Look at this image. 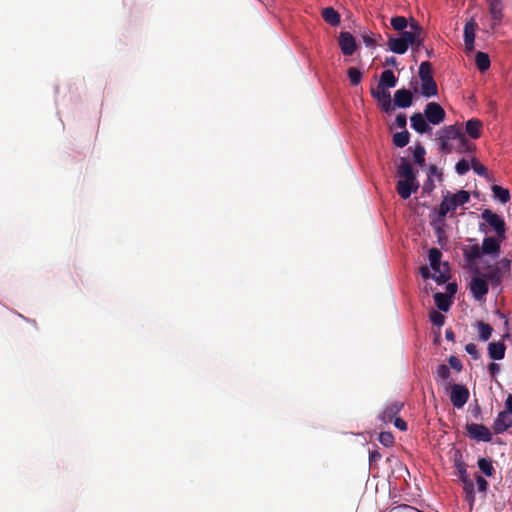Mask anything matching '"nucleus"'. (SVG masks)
<instances>
[{
	"label": "nucleus",
	"mask_w": 512,
	"mask_h": 512,
	"mask_svg": "<svg viewBox=\"0 0 512 512\" xmlns=\"http://www.w3.org/2000/svg\"><path fill=\"white\" fill-rule=\"evenodd\" d=\"M470 200V194L466 190H460L455 194L449 192L443 196V199L438 208V216L444 219L449 212H454L457 207L468 203Z\"/></svg>",
	"instance_id": "1"
},
{
	"label": "nucleus",
	"mask_w": 512,
	"mask_h": 512,
	"mask_svg": "<svg viewBox=\"0 0 512 512\" xmlns=\"http://www.w3.org/2000/svg\"><path fill=\"white\" fill-rule=\"evenodd\" d=\"M442 253L438 248H431L429 250V261L431 268L435 272L432 275V278L438 283L443 284L448 281L450 278L449 275V266L448 263L445 262L441 264Z\"/></svg>",
	"instance_id": "2"
},
{
	"label": "nucleus",
	"mask_w": 512,
	"mask_h": 512,
	"mask_svg": "<svg viewBox=\"0 0 512 512\" xmlns=\"http://www.w3.org/2000/svg\"><path fill=\"white\" fill-rule=\"evenodd\" d=\"M401 38L408 44L419 50L423 46L424 42V32L422 26L418 23V21L411 18L409 24V30H404L401 32Z\"/></svg>",
	"instance_id": "3"
},
{
	"label": "nucleus",
	"mask_w": 512,
	"mask_h": 512,
	"mask_svg": "<svg viewBox=\"0 0 512 512\" xmlns=\"http://www.w3.org/2000/svg\"><path fill=\"white\" fill-rule=\"evenodd\" d=\"M467 436L473 440L490 442L492 440V433L483 424L469 423L466 425Z\"/></svg>",
	"instance_id": "4"
},
{
	"label": "nucleus",
	"mask_w": 512,
	"mask_h": 512,
	"mask_svg": "<svg viewBox=\"0 0 512 512\" xmlns=\"http://www.w3.org/2000/svg\"><path fill=\"white\" fill-rule=\"evenodd\" d=\"M427 121L433 125L440 124L445 119V110L436 102H429L424 109Z\"/></svg>",
	"instance_id": "5"
},
{
	"label": "nucleus",
	"mask_w": 512,
	"mask_h": 512,
	"mask_svg": "<svg viewBox=\"0 0 512 512\" xmlns=\"http://www.w3.org/2000/svg\"><path fill=\"white\" fill-rule=\"evenodd\" d=\"M469 399V390L461 384L451 386L450 401L456 408H462Z\"/></svg>",
	"instance_id": "6"
},
{
	"label": "nucleus",
	"mask_w": 512,
	"mask_h": 512,
	"mask_svg": "<svg viewBox=\"0 0 512 512\" xmlns=\"http://www.w3.org/2000/svg\"><path fill=\"white\" fill-rule=\"evenodd\" d=\"M481 217L495 230L499 237L504 238L505 235V222L497 214L493 213L489 209H485Z\"/></svg>",
	"instance_id": "7"
},
{
	"label": "nucleus",
	"mask_w": 512,
	"mask_h": 512,
	"mask_svg": "<svg viewBox=\"0 0 512 512\" xmlns=\"http://www.w3.org/2000/svg\"><path fill=\"white\" fill-rule=\"evenodd\" d=\"M338 44L341 52L345 56H351L357 49V43L354 36L350 32H340Z\"/></svg>",
	"instance_id": "8"
},
{
	"label": "nucleus",
	"mask_w": 512,
	"mask_h": 512,
	"mask_svg": "<svg viewBox=\"0 0 512 512\" xmlns=\"http://www.w3.org/2000/svg\"><path fill=\"white\" fill-rule=\"evenodd\" d=\"M454 467L457 470V474L463 483V487H471L474 486V483L472 479H470L468 473H467V465L462 460V454L457 451L454 457Z\"/></svg>",
	"instance_id": "9"
},
{
	"label": "nucleus",
	"mask_w": 512,
	"mask_h": 512,
	"mask_svg": "<svg viewBox=\"0 0 512 512\" xmlns=\"http://www.w3.org/2000/svg\"><path fill=\"white\" fill-rule=\"evenodd\" d=\"M404 406L401 401H394L388 404L384 410L378 415V419L383 423H390L400 413Z\"/></svg>",
	"instance_id": "10"
},
{
	"label": "nucleus",
	"mask_w": 512,
	"mask_h": 512,
	"mask_svg": "<svg viewBox=\"0 0 512 512\" xmlns=\"http://www.w3.org/2000/svg\"><path fill=\"white\" fill-rule=\"evenodd\" d=\"M510 427H512V416L508 414V411L499 412L492 426L494 433L501 434Z\"/></svg>",
	"instance_id": "11"
},
{
	"label": "nucleus",
	"mask_w": 512,
	"mask_h": 512,
	"mask_svg": "<svg viewBox=\"0 0 512 512\" xmlns=\"http://www.w3.org/2000/svg\"><path fill=\"white\" fill-rule=\"evenodd\" d=\"M488 290L489 287L485 279L480 277H475L472 279L470 283V291L476 300H482L488 293Z\"/></svg>",
	"instance_id": "12"
},
{
	"label": "nucleus",
	"mask_w": 512,
	"mask_h": 512,
	"mask_svg": "<svg viewBox=\"0 0 512 512\" xmlns=\"http://www.w3.org/2000/svg\"><path fill=\"white\" fill-rule=\"evenodd\" d=\"M419 188L418 181H402L398 180L396 184V191L402 199H408L412 193L417 192Z\"/></svg>",
	"instance_id": "13"
},
{
	"label": "nucleus",
	"mask_w": 512,
	"mask_h": 512,
	"mask_svg": "<svg viewBox=\"0 0 512 512\" xmlns=\"http://www.w3.org/2000/svg\"><path fill=\"white\" fill-rule=\"evenodd\" d=\"M397 175L402 181H418L412 165L405 158H400V163L397 167Z\"/></svg>",
	"instance_id": "14"
},
{
	"label": "nucleus",
	"mask_w": 512,
	"mask_h": 512,
	"mask_svg": "<svg viewBox=\"0 0 512 512\" xmlns=\"http://www.w3.org/2000/svg\"><path fill=\"white\" fill-rule=\"evenodd\" d=\"M489 13L492 18V28L500 24L503 18V6L501 0H487Z\"/></svg>",
	"instance_id": "15"
},
{
	"label": "nucleus",
	"mask_w": 512,
	"mask_h": 512,
	"mask_svg": "<svg viewBox=\"0 0 512 512\" xmlns=\"http://www.w3.org/2000/svg\"><path fill=\"white\" fill-rule=\"evenodd\" d=\"M413 103V94L410 90L402 88L394 94V104L398 108H408Z\"/></svg>",
	"instance_id": "16"
},
{
	"label": "nucleus",
	"mask_w": 512,
	"mask_h": 512,
	"mask_svg": "<svg viewBox=\"0 0 512 512\" xmlns=\"http://www.w3.org/2000/svg\"><path fill=\"white\" fill-rule=\"evenodd\" d=\"M411 127L418 133H430L432 128L429 126L427 119H425V115L421 113H414L411 118Z\"/></svg>",
	"instance_id": "17"
},
{
	"label": "nucleus",
	"mask_w": 512,
	"mask_h": 512,
	"mask_svg": "<svg viewBox=\"0 0 512 512\" xmlns=\"http://www.w3.org/2000/svg\"><path fill=\"white\" fill-rule=\"evenodd\" d=\"M476 27L477 24L473 20L468 21L464 26V43L465 48L468 52L474 50Z\"/></svg>",
	"instance_id": "18"
},
{
	"label": "nucleus",
	"mask_w": 512,
	"mask_h": 512,
	"mask_svg": "<svg viewBox=\"0 0 512 512\" xmlns=\"http://www.w3.org/2000/svg\"><path fill=\"white\" fill-rule=\"evenodd\" d=\"M371 94L375 99L378 100L383 111L389 112L392 110L391 95L389 91L382 89L381 91L371 89Z\"/></svg>",
	"instance_id": "19"
},
{
	"label": "nucleus",
	"mask_w": 512,
	"mask_h": 512,
	"mask_svg": "<svg viewBox=\"0 0 512 512\" xmlns=\"http://www.w3.org/2000/svg\"><path fill=\"white\" fill-rule=\"evenodd\" d=\"M387 46L390 51L396 54H404L409 48L408 44L401 38V36L395 37L392 35L388 36Z\"/></svg>",
	"instance_id": "20"
},
{
	"label": "nucleus",
	"mask_w": 512,
	"mask_h": 512,
	"mask_svg": "<svg viewBox=\"0 0 512 512\" xmlns=\"http://www.w3.org/2000/svg\"><path fill=\"white\" fill-rule=\"evenodd\" d=\"M506 345L504 342H491L488 344V355L493 360H502L505 357Z\"/></svg>",
	"instance_id": "21"
},
{
	"label": "nucleus",
	"mask_w": 512,
	"mask_h": 512,
	"mask_svg": "<svg viewBox=\"0 0 512 512\" xmlns=\"http://www.w3.org/2000/svg\"><path fill=\"white\" fill-rule=\"evenodd\" d=\"M397 78L395 77L392 70H384L380 76L378 88L386 90L387 88H393L396 86Z\"/></svg>",
	"instance_id": "22"
},
{
	"label": "nucleus",
	"mask_w": 512,
	"mask_h": 512,
	"mask_svg": "<svg viewBox=\"0 0 512 512\" xmlns=\"http://www.w3.org/2000/svg\"><path fill=\"white\" fill-rule=\"evenodd\" d=\"M482 249L478 244H474L471 246H467L463 249V255L468 262V264L473 265L476 263V260L481 256Z\"/></svg>",
	"instance_id": "23"
},
{
	"label": "nucleus",
	"mask_w": 512,
	"mask_h": 512,
	"mask_svg": "<svg viewBox=\"0 0 512 512\" xmlns=\"http://www.w3.org/2000/svg\"><path fill=\"white\" fill-rule=\"evenodd\" d=\"M482 122L478 119H470L466 122V133L473 139H478L481 136Z\"/></svg>",
	"instance_id": "24"
},
{
	"label": "nucleus",
	"mask_w": 512,
	"mask_h": 512,
	"mask_svg": "<svg viewBox=\"0 0 512 512\" xmlns=\"http://www.w3.org/2000/svg\"><path fill=\"white\" fill-rule=\"evenodd\" d=\"M462 136H463V133L459 130V128L456 127V125H449V126L444 127L440 131V135H439V137H442L446 140H450V141L457 140L458 142Z\"/></svg>",
	"instance_id": "25"
},
{
	"label": "nucleus",
	"mask_w": 512,
	"mask_h": 512,
	"mask_svg": "<svg viewBox=\"0 0 512 512\" xmlns=\"http://www.w3.org/2000/svg\"><path fill=\"white\" fill-rule=\"evenodd\" d=\"M421 93L426 98H430L438 94V87L433 78L421 81Z\"/></svg>",
	"instance_id": "26"
},
{
	"label": "nucleus",
	"mask_w": 512,
	"mask_h": 512,
	"mask_svg": "<svg viewBox=\"0 0 512 512\" xmlns=\"http://www.w3.org/2000/svg\"><path fill=\"white\" fill-rule=\"evenodd\" d=\"M482 252L485 254H498L500 252V244L493 237H486L482 242Z\"/></svg>",
	"instance_id": "27"
},
{
	"label": "nucleus",
	"mask_w": 512,
	"mask_h": 512,
	"mask_svg": "<svg viewBox=\"0 0 512 512\" xmlns=\"http://www.w3.org/2000/svg\"><path fill=\"white\" fill-rule=\"evenodd\" d=\"M323 19L332 26H337L340 21V14L332 7H326L322 10Z\"/></svg>",
	"instance_id": "28"
},
{
	"label": "nucleus",
	"mask_w": 512,
	"mask_h": 512,
	"mask_svg": "<svg viewBox=\"0 0 512 512\" xmlns=\"http://www.w3.org/2000/svg\"><path fill=\"white\" fill-rule=\"evenodd\" d=\"M434 301L436 306L443 312H447L452 304L450 296L441 292L434 294Z\"/></svg>",
	"instance_id": "29"
},
{
	"label": "nucleus",
	"mask_w": 512,
	"mask_h": 512,
	"mask_svg": "<svg viewBox=\"0 0 512 512\" xmlns=\"http://www.w3.org/2000/svg\"><path fill=\"white\" fill-rule=\"evenodd\" d=\"M484 277L488 279L493 285H500L503 278V272L500 267H491L484 274Z\"/></svg>",
	"instance_id": "30"
},
{
	"label": "nucleus",
	"mask_w": 512,
	"mask_h": 512,
	"mask_svg": "<svg viewBox=\"0 0 512 512\" xmlns=\"http://www.w3.org/2000/svg\"><path fill=\"white\" fill-rule=\"evenodd\" d=\"M475 63L477 68L481 72H485L490 67V58L487 53L484 52H477L475 56Z\"/></svg>",
	"instance_id": "31"
},
{
	"label": "nucleus",
	"mask_w": 512,
	"mask_h": 512,
	"mask_svg": "<svg viewBox=\"0 0 512 512\" xmlns=\"http://www.w3.org/2000/svg\"><path fill=\"white\" fill-rule=\"evenodd\" d=\"M491 190L494 197L497 198L501 203L505 204L510 200V192L508 189L499 185H493Z\"/></svg>",
	"instance_id": "32"
},
{
	"label": "nucleus",
	"mask_w": 512,
	"mask_h": 512,
	"mask_svg": "<svg viewBox=\"0 0 512 512\" xmlns=\"http://www.w3.org/2000/svg\"><path fill=\"white\" fill-rule=\"evenodd\" d=\"M391 27L398 32H402L409 27L410 22L404 16H395L391 18Z\"/></svg>",
	"instance_id": "33"
},
{
	"label": "nucleus",
	"mask_w": 512,
	"mask_h": 512,
	"mask_svg": "<svg viewBox=\"0 0 512 512\" xmlns=\"http://www.w3.org/2000/svg\"><path fill=\"white\" fill-rule=\"evenodd\" d=\"M410 140V134L407 130L397 132L393 135V143L396 147H405Z\"/></svg>",
	"instance_id": "34"
},
{
	"label": "nucleus",
	"mask_w": 512,
	"mask_h": 512,
	"mask_svg": "<svg viewBox=\"0 0 512 512\" xmlns=\"http://www.w3.org/2000/svg\"><path fill=\"white\" fill-rule=\"evenodd\" d=\"M477 327L480 340L484 342L488 341L492 335L493 328L489 324L484 323L483 321H479L477 323Z\"/></svg>",
	"instance_id": "35"
},
{
	"label": "nucleus",
	"mask_w": 512,
	"mask_h": 512,
	"mask_svg": "<svg viewBox=\"0 0 512 512\" xmlns=\"http://www.w3.org/2000/svg\"><path fill=\"white\" fill-rule=\"evenodd\" d=\"M478 467L487 477H491L495 473L492 461L487 458H479Z\"/></svg>",
	"instance_id": "36"
},
{
	"label": "nucleus",
	"mask_w": 512,
	"mask_h": 512,
	"mask_svg": "<svg viewBox=\"0 0 512 512\" xmlns=\"http://www.w3.org/2000/svg\"><path fill=\"white\" fill-rule=\"evenodd\" d=\"M419 77L421 81L432 79V64L428 61L422 62L419 67Z\"/></svg>",
	"instance_id": "37"
},
{
	"label": "nucleus",
	"mask_w": 512,
	"mask_h": 512,
	"mask_svg": "<svg viewBox=\"0 0 512 512\" xmlns=\"http://www.w3.org/2000/svg\"><path fill=\"white\" fill-rule=\"evenodd\" d=\"M471 166L477 175L489 179L487 168L477 158L471 159Z\"/></svg>",
	"instance_id": "38"
},
{
	"label": "nucleus",
	"mask_w": 512,
	"mask_h": 512,
	"mask_svg": "<svg viewBox=\"0 0 512 512\" xmlns=\"http://www.w3.org/2000/svg\"><path fill=\"white\" fill-rule=\"evenodd\" d=\"M347 74H348L349 80L351 82V85L357 86L358 84H360V82L362 80V72L358 68H355V67L348 68Z\"/></svg>",
	"instance_id": "39"
},
{
	"label": "nucleus",
	"mask_w": 512,
	"mask_h": 512,
	"mask_svg": "<svg viewBox=\"0 0 512 512\" xmlns=\"http://www.w3.org/2000/svg\"><path fill=\"white\" fill-rule=\"evenodd\" d=\"M451 376L450 368L445 365L441 364L437 367V370L435 372V379L438 380H448Z\"/></svg>",
	"instance_id": "40"
},
{
	"label": "nucleus",
	"mask_w": 512,
	"mask_h": 512,
	"mask_svg": "<svg viewBox=\"0 0 512 512\" xmlns=\"http://www.w3.org/2000/svg\"><path fill=\"white\" fill-rule=\"evenodd\" d=\"M425 148L421 145H417L414 149V152H413V156H414V160L415 162L422 166L425 162Z\"/></svg>",
	"instance_id": "41"
},
{
	"label": "nucleus",
	"mask_w": 512,
	"mask_h": 512,
	"mask_svg": "<svg viewBox=\"0 0 512 512\" xmlns=\"http://www.w3.org/2000/svg\"><path fill=\"white\" fill-rule=\"evenodd\" d=\"M475 149H476L475 144L469 142L467 140V138L465 137V135L463 134V136L459 140V152H463V151L473 152V151H475Z\"/></svg>",
	"instance_id": "42"
},
{
	"label": "nucleus",
	"mask_w": 512,
	"mask_h": 512,
	"mask_svg": "<svg viewBox=\"0 0 512 512\" xmlns=\"http://www.w3.org/2000/svg\"><path fill=\"white\" fill-rule=\"evenodd\" d=\"M378 440L385 447H390L394 443V436L391 432H381L379 434Z\"/></svg>",
	"instance_id": "43"
},
{
	"label": "nucleus",
	"mask_w": 512,
	"mask_h": 512,
	"mask_svg": "<svg viewBox=\"0 0 512 512\" xmlns=\"http://www.w3.org/2000/svg\"><path fill=\"white\" fill-rule=\"evenodd\" d=\"M463 491L465 493V500L468 502L470 510H472L474 507V503H475L474 486L463 487Z\"/></svg>",
	"instance_id": "44"
},
{
	"label": "nucleus",
	"mask_w": 512,
	"mask_h": 512,
	"mask_svg": "<svg viewBox=\"0 0 512 512\" xmlns=\"http://www.w3.org/2000/svg\"><path fill=\"white\" fill-rule=\"evenodd\" d=\"M430 321L434 326L441 327L444 325L445 316L438 311H432L430 313Z\"/></svg>",
	"instance_id": "45"
},
{
	"label": "nucleus",
	"mask_w": 512,
	"mask_h": 512,
	"mask_svg": "<svg viewBox=\"0 0 512 512\" xmlns=\"http://www.w3.org/2000/svg\"><path fill=\"white\" fill-rule=\"evenodd\" d=\"M440 143V151L444 154H450L453 150V145L450 140H446L442 137L438 138Z\"/></svg>",
	"instance_id": "46"
},
{
	"label": "nucleus",
	"mask_w": 512,
	"mask_h": 512,
	"mask_svg": "<svg viewBox=\"0 0 512 512\" xmlns=\"http://www.w3.org/2000/svg\"><path fill=\"white\" fill-rule=\"evenodd\" d=\"M475 480H476L478 491L482 492V493H486V491L488 490V487H489L487 480L479 474L475 475Z\"/></svg>",
	"instance_id": "47"
},
{
	"label": "nucleus",
	"mask_w": 512,
	"mask_h": 512,
	"mask_svg": "<svg viewBox=\"0 0 512 512\" xmlns=\"http://www.w3.org/2000/svg\"><path fill=\"white\" fill-rule=\"evenodd\" d=\"M470 169V165L467 160L462 159L459 162H457L455 166V170L459 175L466 174Z\"/></svg>",
	"instance_id": "48"
},
{
	"label": "nucleus",
	"mask_w": 512,
	"mask_h": 512,
	"mask_svg": "<svg viewBox=\"0 0 512 512\" xmlns=\"http://www.w3.org/2000/svg\"><path fill=\"white\" fill-rule=\"evenodd\" d=\"M465 351L474 359L478 360L480 358V353L478 351L477 346L474 343H468L465 346Z\"/></svg>",
	"instance_id": "49"
},
{
	"label": "nucleus",
	"mask_w": 512,
	"mask_h": 512,
	"mask_svg": "<svg viewBox=\"0 0 512 512\" xmlns=\"http://www.w3.org/2000/svg\"><path fill=\"white\" fill-rule=\"evenodd\" d=\"M448 363H449L450 367L453 368L454 370H456L457 372H460L463 368L461 361L456 356H453V355L450 356L448 359Z\"/></svg>",
	"instance_id": "50"
},
{
	"label": "nucleus",
	"mask_w": 512,
	"mask_h": 512,
	"mask_svg": "<svg viewBox=\"0 0 512 512\" xmlns=\"http://www.w3.org/2000/svg\"><path fill=\"white\" fill-rule=\"evenodd\" d=\"M395 124L398 128L404 129L407 125V117L405 114L400 113L396 116Z\"/></svg>",
	"instance_id": "51"
},
{
	"label": "nucleus",
	"mask_w": 512,
	"mask_h": 512,
	"mask_svg": "<svg viewBox=\"0 0 512 512\" xmlns=\"http://www.w3.org/2000/svg\"><path fill=\"white\" fill-rule=\"evenodd\" d=\"M394 426L399 429L400 431H406L407 430V423L400 417H396L393 419Z\"/></svg>",
	"instance_id": "52"
},
{
	"label": "nucleus",
	"mask_w": 512,
	"mask_h": 512,
	"mask_svg": "<svg viewBox=\"0 0 512 512\" xmlns=\"http://www.w3.org/2000/svg\"><path fill=\"white\" fill-rule=\"evenodd\" d=\"M381 454L378 450H373L369 452V462L370 464L377 463L381 459Z\"/></svg>",
	"instance_id": "53"
},
{
	"label": "nucleus",
	"mask_w": 512,
	"mask_h": 512,
	"mask_svg": "<svg viewBox=\"0 0 512 512\" xmlns=\"http://www.w3.org/2000/svg\"><path fill=\"white\" fill-rule=\"evenodd\" d=\"M512 416V394H509L505 400V410Z\"/></svg>",
	"instance_id": "54"
},
{
	"label": "nucleus",
	"mask_w": 512,
	"mask_h": 512,
	"mask_svg": "<svg viewBox=\"0 0 512 512\" xmlns=\"http://www.w3.org/2000/svg\"><path fill=\"white\" fill-rule=\"evenodd\" d=\"M499 370V365L494 362L488 365V371L492 377H494L499 372Z\"/></svg>",
	"instance_id": "55"
},
{
	"label": "nucleus",
	"mask_w": 512,
	"mask_h": 512,
	"mask_svg": "<svg viewBox=\"0 0 512 512\" xmlns=\"http://www.w3.org/2000/svg\"><path fill=\"white\" fill-rule=\"evenodd\" d=\"M385 66H393V67H396L397 65V59L394 57V56H391V57H387L385 59V63H384Z\"/></svg>",
	"instance_id": "56"
},
{
	"label": "nucleus",
	"mask_w": 512,
	"mask_h": 512,
	"mask_svg": "<svg viewBox=\"0 0 512 512\" xmlns=\"http://www.w3.org/2000/svg\"><path fill=\"white\" fill-rule=\"evenodd\" d=\"M447 292L449 296H453L457 292V285L455 283H449L447 285Z\"/></svg>",
	"instance_id": "57"
},
{
	"label": "nucleus",
	"mask_w": 512,
	"mask_h": 512,
	"mask_svg": "<svg viewBox=\"0 0 512 512\" xmlns=\"http://www.w3.org/2000/svg\"><path fill=\"white\" fill-rule=\"evenodd\" d=\"M363 40L367 46H373L375 44L374 39L369 35L363 36Z\"/></svg>",
	"instance_id": "58"
},
{
	"label": "nucleus",
	"mask_w": 512,
	"mask_h": 512,
	"mask_svg": "<svg viewBox=\"0 0 512 512\" xmlns=\"http://www.w3.org/2000/svg\"><path fill=\"white\" fill-rule=\"evenodd\" d=\"M420 272L423 278H429L431 276L427 266L421 267Z\"/></svg>",
	"instance_id": "59"
},
{
	"label": "nucleus",
	"mask_w": 512,
	"mask_h": 512,
	"mask_svg": "<svg viewBox=\"0 0 512 512\" xmlns=\"http://www.w3.org/2000/svg\"><path fill=\"white\" fill-rule=\"evenodd\" d=\"M445 337L448 341H454V333L451 329H447L445 332Z\"/></svg>",
	"instance_id": "60"
},
{
	"label": "nucleus",
	"mask_w": 512,
	"mask_h": 512,
	"mask_svg": "<svg viewBox=\"0 0 512 512\" xmlns=\"http://www.w3.org/2000/svg\"><path fill=\"white\" fill-rule=\"evenodd\" d=\"M433 186H434V185H433L432 180H431V179H429V180H428V183H425V184H424V190H425V191H427V190H431Z\"/></svg>",
	"instance_id": "61"
},
{
	"label": "nucleus",
	"mask_w": 512,
	"mask_h": 512,
	"mask_svg": "<svg viewBox=\"0 0 512 512\" xmlns=\"http://www.w3.org/2000/svg\"><path fill=\"white\" fill-rule=\"evenodd\" d=\"M429 173L432 174V175L438 174V168L435 165H431L429 167Z\"/></svg>",
	"instance_id": "62"
},
{
	"label": "nucleus",
	"mask_w": 512,
	"mask_h": 512,
	"mask_svg": "<svg viewBox=\"0 0 512 512\" xmlns=\"http://www.w3.org/2000/svg\"><path fill=\"white\" fill-rule=\"evenodd\" d=\"M496 313H497V315H498L499 317H501V318H504V319H505V321H504V325L507 327V326H508V324H509V321H508V319L505 317V315H504L502 312H500L499 310H497V311H496Z\"/></svg>",
	"instance_id": "63"
},
{
	"label": "nucleus",
	"mask_w": 512,
	"mask_h": 512,
	"mask_svg": "<svg viewBox=\"0 0 512 512\" xmlns=\"http://www.w3.org/2000/svg\"><path fill=\"white\" fill-rule=\"evenodd\" d=\"M409 512H424V511H421L415 507H409Z\"/></svg>",
	"instance_id": "64"
}]
</instances>
